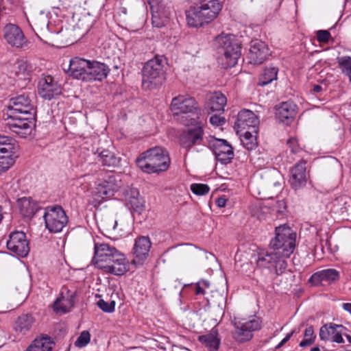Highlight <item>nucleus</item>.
<instances>
[{
    "label": "nucleus",
    "instance_id": "nucleus-58",
    "mask_svg": "<svg viewBox=\"0 0 351 351\" xmlns=\"http://www.w3.org/2000/svg\"><path fill=\"white\" fill-rule=\"evenodd\" d=\"M226 199H225L224 197H219L216 200V204L220 208L224 207L226 206Z\"/></svg>",
    "mask_w": 351,
    "mask_h": 351
},
{
    "label": "nucleus",
    "instance_id": "nucleus-47",
    "mask_svg": "<svg viewBox=\"0 0 351 351\" xmlns=\"http://www.w3.org/2000/svg\"><path fill=\"white\" fill-rule=\"evenodd\" d=\"M90 339V335L89 332L87 330H84L81 332L75 344L76 346L82 348L86 346L89 343Z\"/></svg>",
    "mask_w": 351,
    "mask_h": 351
},
{
    "label": "nucleus",
    "instance_id": "nucleus-2",
    "mask_svg": "<svg viewBox=\"0 0 351 351\" xmlns=\"http://www.w3.org/2000/svg\"><path fill=\"white\" fill-rule=\"evenodd\" d=\"M93 263L98 269L114 275H122L127 271L125 256L108 243H95Z\"/></svg>",
    "mask_w": 351,
    "mask_h": 351
},
{
    "label": "nucleus",
    "instance_id": "nucleus-46",
    "mask_svg": "<svg viewBox=\"0 0 351 351\" xmlns=\"http://www.w3.org/2000/svg\"><path fill=\"white\" fill-rule=\"evenodd\" d=\"M191 190L193 193L197 195H204L209 192L210 188L204 184H192Z\"/></svg>",
    "mask_w": 351,
    "mask_h": 351
},
{
    "label": "nucleus",
    "instance_id": "nucleus-64",
    "mask_svg": "<svg viewBox=\"0 0 351 351\" xmlns=\"http://www.w3.org/2000/svg\"><path fill=\"white\" fill-rule=\"evenodd\" d=\"M311 351H320V350L318 347H314L311 348Z\"/></svg>",
    "mask_w": 351,
    "mask_h": 351
},
{
    "label": "nucleus",
    "instance_id": "nucleus-45",
    "mask_svg": "<svg viewBox=\"0 0 351 351\" xmlns=\"http://www.w3.org/2000/svg\"><path fill=\"white\" fill-rule=\"evenodd\" d=\"M14 163V159L11 154H3L0 157V171L8 170Z\"/></svg>",
    "mask_w": 351,
    "mask_h": 351
},
{
    "label": "nucleus",
    "instance_id": "nucleus-55",
    "mask_svg": "<svg viewBox=\"0 0 351 351\" xmlns=\"http://www.w3.org/2000/svg\"><path fill=\"white\" fill-rule=\"evenodd\" d=\"M313 335L314 330L313 326H309L307 328H306L304 331V337L306 339H313L314 340L315 337Z\"/></svg>",
    "mask_w": 351,
    "mask_h": 351
},
{
    "label": "nucleus",
    "instance_id": "nucleus-27",
    "mask_svg": "<svg viewBox=\"0 0 351 351\" xmlns=\"http://www.w3.org/2000/svg\"><path fill=\"white\" fill-rule=\"evenodd\" d=\"M295 114L296 106L292 101L282 102L276 109L277 119L287 125L294 119Z\"/></svg>",
    "mask_w": 351,
    "mask_h": 351
},
{
    "label": "nucleus",
    "instance_id": "nucleus-34",
    "mask_svg": "<svg viewBox=\"0 0 351 351\" xmlns=\"http://www.w3.org/2000/svg\"><path fill=\"white\" fill-rule=\"evenodd\" d=\"M217 335V330L213 328L209 334L199 336V341L209 350H217L220 344Z\"/></svg>",
    "mask_w": 351,
    "mask_h": 351
},
{
    "label": "nucleus",
    "instance_id": "nucleus-6",
    "mask_svg": "<svg viewBox=\"0 0 351 351\" xmlns=\"http://www.w3.org/2000/svg\"><path fill=\"white\" fill-rule=\"evenodd\" d=\"M259 193H263L268 198L277 195L282 189L283 177L276 169H264L255 175Z\"/></svg>",
    "mask_w": 351,
    "mask_h": 351
},
{
    "label": "nucleus",
    "instance_id": "nucleus-10",
    "mask_svg": "<svg viewBox=\"0 0 351 351\" xmlns=\"http://www.w3.org/2000/svg\"><path fill=\"white\" fill-rule=\"evenodd\" d=\"M191 127L184 131L180 135V142L182 147L190 149L195 145H200L203 141L204 124L201 121H197L192 119Z\"/></svg>",
    "mask_w": 351,
    "mask_h": 351
},
{
    "label": "nucleus",
    "instance_id": "nucleus-62",
    "mask_svg": "<svg viewBox=\"0 0 351 351\" xmlns=\"http://www.w3.org/2000/svg\"><path fill=\"white\" fill-rule=\"evenodd\" d=\"M345 6L351 8V0H346Z\"/></svg>",
    "mask_w": 351,
    "mask_h": 351
},
{
    "label": "nucleus",
    "instance_id": "nucleus-60",
    "mask_svg": "<svg viewBox=\"0 0 351 351\" xmlns=\"http://www.w3.org/2000/svg\"><path fill=\"white\" fill-rule=\"evenodd\" d=\"M204 293V289L197 284L196 287V294H203Z\"/></svg>",
    "mask_w": 351,
    "mask_h": 351
},
{
    "label": "nucleus",
    "instance_id": "nucleus-32",
    "mask_svg": "<svg viewBox=\"0 0 351 351\" xmlns=\"http://www.w3.org/2000/svg\"><path fill=\"white\" fill-rule=\"evenodd\" d=\"M54 342L48 336H41L34 339L27 351H51Z\"/></svg>",
    "mask_w": 351,
    "mask_h": 351
},
{
    "label": "nucleus",
    "instance_id": "nucleus-56",
    "mask_svg": "<svg viewBox=\"0 0 351 351\" xmlns=\"http://www.w3.org/2000/svg\"><path fill=\"white\" fill-rule=\"evenodd\" d=\"M294 331L291 332L290 333H288L286 337L278 343V346H276V348L278 349L281 348L283 345H285L292 337L293 335Z\"/></svg>",
    "mask_w": 351,
    "mask_h": 351
},
{
    "label": "nucleus",
    "instance_id": "nucleus-12",
    "mask_svg": "<svg viewBox=\"0 0 351 351\" xmlns=\"http://www.w3.org/2000/svg\"><path fill=\"white\" fill-rule=\"evenodd\" d=\"M30 25L36 34L41 39L47 43L53 39L54 34L49 30V20L46 14L40 12L32 16Z\"/></svg>",
    "mask_w": 351,
    "mask_h": 351
},
{
    "label": "nucleus",
    "instance_id": "nucleus-8",
    "mask_svg": "<svg viewBox=\"0 0 351 351\" xmlns=\"http://www.w3.org/2000/svg\"><path fill=\"white\" fill-rule=\"evenodd\" d=\"M163 75L162 59L156 56L148 60L143 68V86L147 89L156 88L161 84Z\"/></svg>",
    "mask_w": 351,
    "mask_h": 351
},
{
    "label": "nucleus",
    "instance_id": "nucleus-35",
    "mask_svg": "<svg viewBox=\"0 0 351 351\" xmlns=\"http://www.w3.org/2000/svg\"><path fill=\"white\" fill-rule=\"evenodd\" d=\"M21 213L24 217H32L38 210V206L30 197H23L19 201Z\"/></svg>",
    "mask_w": 351,
    "mask_h": 351
},
{
    "label": "nucleus",
    "instance_id": "nucleus-1",
    "mask_svg": "<svg viewBox=\"0 0 351 351\" xmlns=\"http://www.w3.org/2000/svg\"><path fill=\"white\" fill-rule=\"evenodd\" d=\"M295 234L285 226L276 228V237L270 242V247L274 252H260L256 264L259 267L267 268L279 276L283 274L287 267L285 258L293 252L295 249Z\"/></svg>",
    "mask_w": 351,
    "mask_h": 351
},
{
    "label": "nucleus",
    "instance_id": "nucleus-48",
    "mask_svg": "<svg viewBox=\"0 0 351 351\" xmlns=\"http://www.w3.org/2000/svg\"><path fill=\"white\" fill-rule=\"evenodd\" d=\"M241 324L244 326L245 328L249 330L251 333L261 328L260 321L258 319H252L244 323H241Z\"/></svg>",
    "mask_w": 351,
    "mask_h": 351
},
{
    "label": "nucleus",
    "instance_id": "nucleus-43",
    "mask_svg": "<svg viewBox=\"0 0 351 351\" xmlns=\"http://www.w3.org/2000/svg\"><path fill=\"white\" fill-rule=\"evenodd\" d=\"M324 281L330 283L337 281L339 279V272L335 269H327L321 271Z\"/></svg>",
    "mask_w": 351,
    "mask_h": 351
},
{
    "label": "nucleus",
    "instance_id": "nucleus-21",
    "mask_svg": "<svg viewBox=\"0 0 351 351\" xmlns=\"http://www.w3.org/2000/svg\"><path fill=\"white\" fill-rule=\"evenodd\" d=\"M258 123L257 117L252 111L244 109L239 112L234 127L241 131L251 128L252 132H256V127Z\"/></svg>",
    "mask_w": 351,
    "mask_h": 351
},
{
    "label": "nucleus",
    "instance_id": "nucleus-16",
    "mask_svg": "<svg viewBox=\"0 0 351 351\" xmlns=\"http://www.w3.org/2000/svg\"><path fill=\"white\" fill-rule=\"evenodd\" d=\"M3 37L10 45L17 48L22 47L26 43L22 30L14 24H8L4 27Z\"/></svg>",
    "mask_w": 351,
    "mask_h": 351
},
{
    "label": "nucleus",
    "instance_id": "nucleus-52",
    "mask_svg": "<svg viewBox=\"0 0 351 351\" xmlns=\"http://www.w3.org/2000/svg\"><path fill=\"white\" fill-rule=\"evenodd\" d=\"M210 123L215 126L222 125L225 123V118L217 114H215L210 117Z\"/></svg>",
    "mask_w": 351,
    "mask_h": 351
},
{
    "label": "nucleus",
    "instance_id": "nucleus-17",
    "mask_svg": "<svg viewBox=\"0 0 351 351\" xmlns=\"http://www.w3.org/2000/svg\"><path fill=\"white\" fill-rule=\"evenodd\" d=\"M212 146L217 159L221 163L227 164L233 158V149L226 140L215 138Z\"/></svg>",
    "mask_w": 351,
    "mask_h": 351
},
{
    "label": "nucleus",
    "instance_id": "nucleus-40",
    "mask_svg": "<svg viewBox=\"0 0 351 351\" xmlns=\"http://www.w3.org/2000/svg\"><path fill=\"white\" fill-rule=\"evenodd\" d=\"M337 62L343 73L349 77V80L351 82V57L344 56L339 58Z\"/></svg>",
    "mask_w": 351,
    "mask_h": 351
},
{
    "label": "nucleus",
    "instance_id": "nucleus-53",
    "mask_svg": "<svg viewBox=\"0 0 351 351\" xmlns=\"http://www.w3.org/2000/svg\"><path fill=\"white\" fill-rule=\"evenodd\" d=\"M287 145L290 148L291 153H297L300 149L297 140L294 138H291L287 141Z\"/></svg>",
    "mask_w": 351,
    "mask_h": 351
},
{
    "label": "nucleus",
    "instance_id": "nucleus-49",
    "mask_svg": "<svg viewBox=\"0 0 351 351\" xmlns=\"http://www.w3.org/2000/svg\"><path fill=\"white\" fill-rule=\"evenodd\" d=\"M97 305L103 311L112 313L114 311L115 302L114 301H111L108 303L103 299H101L97 302Z\"/></svg>",
    "mask_w": 351,
    "mask_h": 351
},
{
    "label": "nucleus",
    "instance_id": "nucleus-4",
    "mask_svg": "<svg viewBox=\"0 0 351 351\" xmlns=\"http://www.w3.org/2000/svg\"><path fill=\"white\" fill-rule=\"evenodd\" d=\"M137 166L144 172L159 173L167 171L170 165V158L167 150L155 147L143 152L136 159Z\"/></svg>",
    "mask_w": 351,
    "mask_h": 351
},
{
    "label": "nucleus",
    "instance_id": "nucleus-59",
    "mask_svg": "<svg viewBox=\"0 0 351 351\" xmlns=\"http://www.w3.org/2000/svg\"><path fill=\"white\" fill-rule=\"evenodd\" d=\"M343 308L345 311L349 312L351 314V303L343 304Z\"/></svg>",
    "mask_w": 351,
    "mask_h": 351
},
{
    "label": "nucleus",
    "instance_id": "nucleus-13",
    "mask_svg": "<svg viewBox=\"0 0 351 351\" xmlns=\"http://www.w3.org/2000/svg\"><path fill=\"white\" fill-rule=\"evenodd\" d=\"M8 249L21 257H25L29 252V247L26 235L24 232L15 231L10 234L7 241Z\"/></svg>",
    "mask_w": 351,
    "mask_h": 351
},
{
    "label": "nucleus",
    "instance_id": "nucleus-9",
    "mask_svg": "<svg viewBox=\"0 0 351 351\" xmlns=\"http://www.w3.org/2000/svg\"><path fill=\"white\" fill-rule=\"evenodd\" d=\"M46 228L51 232H59L68 222V218L61 206H53L46 208L44 215Z\"/></svg>",
    "mask_w": 351,
    "mask_h": 351
},
{
    "label": "nucleus",
    "instance_id": "nucleus-15",
    "mask_svg": "<svg viewBox=\"0 0 351 351\" xmlns=\"http://www.w3.org/2000/svg\"><path fill=\"white\" fill-rule=\"evenodd\" d=\"M38 90L42 97L47 99H51L61 93L60 85L50 75L39 80Z\"/></svg>",
    "mask_w": 351,
    "mask_h": 351
},
{
    "label": "nucleus",
    "instance_id": "nucleus-61",
    "mask_svg": "<svg viewBox=\"0 0 351 351\" xmlns=\"http://www.w3.org/2000/svg\"><path fill=\"white\" fill-rule=\"evenodd\" d=\"M322 90V88L319 85H315L313 87V91L315 93H319Z\"/></svg>",
    "mask_w": 351,
    "mask_h": 351
},
{
    "label": "nucleus",
    "instance_id": "nucleus-5",
    "mask_svg": "<svg viewBox=\"0 0 351 351\" xmlns=\"http://www.w3.org/2000/svg\"><path fill=\"white\" fill-rule=\"evenodd\" d=\"M218 53L221 55V64L226 69L234 66L241 56V47L232 35L221 34L215 38Z\"/></svg>",
    "mask_w": 351,
    "mask_h": 351
},
{
    "label": "nucleus",
    "instance_id": "nucleus-7",
    "mask_svg": "<svg viewBox=\"0 0 351 351\" xmlns=\"http://www.w3.org/2000/svg\"><path fill=\"white\" fill-rule=\"evenodd\" d=\"M3 119L7 121L6 125L10 131L21 138H26L32 132L35 115L33 112L22 114L21 112L7 111L3 114Z\"/></svg>",
    "mask_w": 351,
    "mask_h": 351
},
{
    "label": "nucleus",
    "instance_id": "nucleus-42",
    "mask_svg": "<svg viewBox=\"0 0 351 351\" xmlns=\"http://www.w3.org/2000/svg\"><path fill=\"white\" fill-rule=\"evenodd\" d=\"M243 146L248 150H252L256 147V137L252 134V132L246 131L241 138Z\"/></svg>",
    "mask_w": 351,
    "mask_h": 351
},
{
    "label": "nucleus",
    "instance_id": "nucleus-22",
    "mask_svg": "<svg viewBox=\"0 0 351 351\" xmlns=\"http://www.w3.org/2000/svg\"><path fill=\"white\" fill-rule=\"evenodd\" d=\"M151 245L149 237H141L136 240L134 247L135 258L132 261L134 264L140 265L142 263L148 255Z\"/></svg>",
    "mask_w": 351,
    "mask_h": 351
},
{
    "label": "nucleus",
    "instance_id": "nucleus-63",
    "mask_svg": "<svg viewBox=\"0 0 351 351\" xmlns=\"http://www.w3.org/2000/svg\"><path fill=\"white\" fill-rule=\"evenodd\" d=\"M346 337L348 340V341L351 343V336L349 335H346Z\"/></svg>",
    "mask_w": 351,
    "mask_h": 351
},
{
    "label": "nucleus",
    "instance_id": "nucleus-28",
    "mask_svg": "<svg viewBox=\"0 0 351 351\" xmlns=\"http://www.w3.org/2000/svg\"><path fill=\"white\" fill-rule=\"evenodd\" d=\"M332 211L346 217L351 213V198L347 195H341L332 202Z\"/></svg>",
    "mask_w": 351,
    "mask_h": 351
},
{
    "label": "nucleus",
    "instance_id": "nucleus-23",
    "mask_svg": "<svg viewBox=\"0 0 351 351\" xmlns=\"http://www.w3.org/2000/svg\"><path fill=\"white\" fill-rule=\"evenodd\" d=\"M108 72V68L104 63L90 62L84 81L102 80L107 77Z\"/></svg>",
    "mask_w": 351,
    "mask_h": 351
},
{
    "label": "nucleus",
    "instance_id": "nucleus-30",
    "mask_svg": "<svg viewBox=\"0 0 351 351\" xmlns=\"http://www.w3.org/2000/svg\"><path fill=\"white\" fill-rule=\"evenodd\" d=\"M33 71L32 65L27 60L21 59L17 60L12 67L13 73L20 80H29V75Z\"/></svg>",
    "mask_w": 351,
    "mask_h": 351
},
{
    "label": "nucleus",
    "instance_id": "nucleus-33",
    "mask_svg": "<svg viewBox=\"0 0 351 351\" xmlns=\"http://www.w3.org/2000/svg\"><path fill=\"white\" fill-rule=\"evenodd\" d=\"M34 322V318L32 315H22L15 322L14 330L21 334H25L31 329Z\"/></svg>",
    "mask_w": 351,
    "mask_h": 351
},
{
    "label": "nucleus",
    "instance_id": "nucleus-26",
    "mask_svg": "<svg viewBox=\"0 0 351 351\" xmlns=\"http://www.w3.org/2000/svg\"><path fill=\"white\" fill-rule=\"evenodd\" d=\"M125 198L134 211L141 214L145 209V201L137 189L131 187L126 190Z\"/></svg>",
    "mask_w": 351,
    "mask_h": 351
},
{
    "label": "nucleus",
    "instance_id": "nucleus-41",
    "mask_svg": "<svg viewBox=\"0 0 351 351\" xmlns=\"http://www.w3.org/2000/svg\"><path fill=\"white\" fill-rule=\"evenodd\" d=\"M11 141L8 136H0V154H12L14 145Z\"/></svg>",
    "mask_w": 351,
    "mask_h": 351
},
{
    "label": "nucleus",
    "instance_id": "nucleus-36",
    "mask_svg": "<svg viewBox=\"0 0 351 351\" xmlns=\"http://www.w3.org/2000/svg\"><path fill=\"white\" fill-rule=\"evenodd\" d=\"M236 330L234 332V338L239 342H245L252 338V333L245 328L241 323H235Z\"/></svg>",
    "mask_w": 351,
    "mask_h": 351
},
{
    "label": "nucleus",
    "instance_id": "nucleus-39",
    "mask_svg": "<svg viewBox=\"0 0 351 351\" xmlns=\"http://www.w3.org/2000/svg\"><path fill=\"white\" fill-rule=\"evenodd\" d=\"M99 161L104 165L106 166H114L117 160L114 156V154L109 150L105 149L103 150L99 154Z\"/></svg>",
    "mask_w": 351,
    "mask_h": 351
},
{
    "label": "nucleus",
    "instance_id": "nucleus-51",
    "mask_svg": "<svg viewBox=\"0 0 351 351\" xmlns=\"http://www.w3.org/2000/svg\"><path fill=\"white\" fill-rule=\"evenodd\" d=\"M322 281L324 280L322 279L321 271L313 274L309 279V282L315 286L321 285Z\"/></svg>",
    "mask_w": 351,
    "mask_h": 351
},
{
    "label": "nucleus",
    "instance_id": "nucleus-54",
    "mask_svg": "<svg viewBox=\"0 0 351 351\" xmlns=\"http://www.w3.org/2000/svg\"><path fill=\"white\" fill-rule=\"evenodd\" d=\"M331 341L333 342H336L338 343H342L344 342V340L342 337V335L341 332L337 331V329H335V332L333 336L331 337Z\"/></svg>",
    "mask_w": 351,
    "mask_h": 351
},
{
    "label": "nucleus",
    "instance_id": "nucleus-38",
    "mask_svg": "<svg viewBox=\"0 0 351 351\" xmlns=\"http://www.w3.org/2000/svg\"><path fill=\"white\" fill-rule=\"evenodd\" d=\"M278 69L274 67L266 68L261 74L259 84L265 86L277 79Z\"/></svg>",
    "mask_w": 351,
    "mask_h": 351
},
{
    "label": "nucleus",
    "instance_id": "nucleus-29",
    "mask_svg": "<svg viewBox=\"0 0 351 351\" xmlns=\"http://www.w3.org/2000/svg\"><path fill=\"white\" fill-rule=\"evenodd\" d=\"M67 296L65 297L62 293L53 303V309L56 313H65L68 312L74 305L75 293L69 294V291L66 292Z\"/></svg>",
    "mask_w": 351,
    "mask_h": 351
},
{
    "label": "nucleus",
    "instance_id": "nucleus-19",
    "mask_svg": "<svg viewBox=\"0 0 351 351\" xmlns=\"http://www.w3.org/2000/svg\"><path fill=\"white\" fill-rule=\"evenodd\" d=\"M289 182L297 190L305 186L306 183V167L304 161H300L291 168Z\"/></svg>",
    "mask_w": 351,
    "mask_h": 351
},
{
    "label": "nucleus",
    "instance_id": "nucleus-18",
    "mask_svg": "<svg viewBox=\"0 0 351 351\" xmlns=\"http://www.w3.org/2000/svg\"><path fill=\"white\" fill-rule=\"evenodd\" d=\"M115 178L112 175H108L99 182L94 191V195L98 199H106L113 195L114 191L117 189Z\"/></svg>",
    "mask_w": 351,
    "mask_h": 351
},
{
    "label": "nucleus",
    "instance_id": "nucleus-25",
    "mask_svg": "<svg viewBox=\"0 0 351 351\" xmlns=\"http://www.w3.org/2000/svg\"><path fill=\"white\" fill-rule=\"evenodd\" d=\"M152 12V24L154 27H161L165 26L169 21L170 12L168 9L159 5H156L154 0L149 2Z\"/></svg>",
    "mask_w": 351,
    "mask_h": 351
},
{
    "label": "nucleus",
    "instance_id": "nucleus-57",
    "mask_svg": "<svg viewBox=\"0 0 351 351\" xmlns=\"http://www.w3.org/2000/svg\"><path fill=\"white\" fill-rule=\"evenodd\" d=\"M313 339H304L300 343V347H306L313 343Z\"/></svg>",
    "mask_w": 351,
    "mask_h": 351
},
{
    "label": "nucleus",
    "instance_id": "nucleus-50",
    "mask_svg": "<svg viewBox=\"0 0 351 351\" xmlns=\"http://www.w3.org/2000/svg\"><path fill=\"white\" fill-rule=\"evenodd\" d=\"M317 40L319 43H327L330 37V34L327 30H319L317 32Z\"/></svg>",
    "mask_w": 351,
    "mask_h": 351
},
{
    "label": "nucleus",
    "instance_id": "nucleus-44",
    "mask_svg": "<svg viewBox=\"0 0 351 351\" xmlns=\"http://www.w3.org/2000/svg\"><path fill=\"white\" fill-rule=\"evenodd\" d=\"M250 213L253 217H256L259 220H263L265 218L266 214L268 213V208L266 207H261L259 204H255L250 208Z\"/></svg>",
    "mask_w": 351,
    "mask_h": 351
},
{
    "label": "nucleus",
    "instance_id": "nucleus-3",
    "mask_svg": "<svg viewBox=\"0 0 351 351\" xmlns=\"http://www.w3.org/2000/svg\"><path fill=\"white\" fill-rule=\"evenodd\" d=\"M222 5L219 0H201L186 14L188 24L194 27H202L217 18Z\"/></svg>",
    "mask_w": 351,
    "mask_h": 351
},
{
    "label": "nucleus",
    "instance_id": "nucleus-31",
    "mask_svg": "<svg viewBox=\"0 0 351 351\" xmlns=\"http://www.w3.org/2000/svg\"><path fill=\"white\" fill-rule=\"evenodd\" d=\"M227 102L226 97L219 92L214 93L206 103V108L211 112H223Z\"/></svg>",
    "mask_w": 351,
    "mask_h": 351
},
{
    "label": "nucleus",
    "instance_id": "nucleus-37",
    "mask_svg": "<svg viewBox=\"0 0 351 351\" xmlns=\"http://www.w3.org/2000/svg\"><path fill=\"white\" fill-rule=\"evenodd\" d=\"M343 328L341 325L330 323L322 326L319 330V337L323 341L331 340V337L335 332V329Z\"/></svg>",
    "mask_w": 351,
    "mask_h": 351
},
{
    "label": "nucleus",
    "instance_id": "nucleus-14",
    "mask_svg": "<svg viewBox=\"0 0 351 351\" xmlns=\"http://www.w3.org/2000/svg\"><path fill=\"white\" fill-rule=\"evenodd\" d=\"M269 50L265 43L260 40H252L248 55L250 62L261 64L269 56Z\"/></svg>",
    "mask_w": 351,
    "mask_h": 351
},
{
    "label": "nucleus",
    "instance_id": "nucleus-20",
    "mask_svg": "<svg viewBox=\"0 0 351 351\" xmlns=\"http://www.w3.org/2000/svg\"><path fill=\"white\" fill-rule=\"evenodd\" d=\"M8 111L21 112L22 114H29L33 112L36 116V110L28 96L19 95L12 98L8 106Z\"/></svg>",
    "mask_w": 351,
    "mask_h": 351
},
{
    "label": "nucleus",
    "instance_id": "nucleus-24",
    "mask_svg": "<svg viewBox=\"0 0 351 351\" xmlns=\"http://www.w3.org/2000/svg\"><path fill=\"white\" fill-rule=\"evenodd\" d=\"M89 64L90 61L88 60L77 57L74 58L70 60L67 72L74 78L84 80Z\"/></svg>",
    "mask_w": 351,
    "mask_h": 351
},
{
    "label": "nucleus",
    "instance_id": "nucleus-11",
    "mask_svg": "<svg viewBox=\"0 0 351 351\" xmlns=\"http://www.w3.org/2000/svg\"><path fill=\"white\" fill-rule=\"evenodd\" d=\"M170 110L174 114L194 113L197 118H198L201 112L198 104L193 97L182 95L172 99Z\"/></svg>",
    "mask_w": 351,
    "mask_h": 351
}]
</instances>
